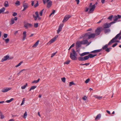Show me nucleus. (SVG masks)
<instances>
[{
	"instance_id": "nucleus-1",
	"label": "nucleus",
	"mask_w": 121,
	"mask_h": 121,
	"mask_svg": "<svg viewBox=\"0 0 121 121\" xmlns=\"http://www.w3.org/2000/svg\"><path fill=\"white\" fill-rule=\"evenodd\" d=\"M72 52H70V58L73 60H77V55L76 52L74 49L72 50Z\"/></svg>"
},
{
	"instance_id": "nucleus-2",
	"label": "nucleus",
	"mask_w": 121,
	"mask_h": 121,
	"mask_svg": "<svg viewBox=\"0 0 121 121\" xmlns=\"http://www.w3.org/2000/svg\"><path fill=\"white\" fill-rule=\"evenodd\" d=\"M50 0H43V4H45L46 2H47V7L48 8H49L51 7L52 5V2Z\"/></svg>"
},
{
	"instance_id": "nucleus-3",
	"label": "nucleus",
	"mask_w": 121,
	"mask_h": 121,
	"mask_svg": "<svg viewBox=\"0 0 121 121\" xmlns=\"http://www.w3.org/2000/svg\"><path fill=\"white\" fill-rule=\"evenodd\" d=\"M115 23V22H112L110 23H106L104 24L103 25L104 28L105 29L109 27H110L111 25Z\"/></svg>"
},
{
	"instance_id": "nucleus-4",
	"label": "nucleus",
	"mask_w": 121,
	"mask_h": 121,
	"mask_svg": "<svg viewBox=\"0 0 121 121\" xmlns=\"http://www.w3.org/2000/svg\"><path fill=\"white\" fill-rule=\"evenodd\" d=\"M35 14L36 15V16L34 15H33V16L35 20L36 21L37 19L38 20H40L41 19V18L39 17L38 12H36L35 13Z\"/></svg>"
},
{
	"instance_id": "nucleus-5",
	"label": "nucleus",
	"mask_w": 121,
	"mask_h": 121,
	"mask_svg": "<svg viewBox=\"0 0 121 121\" xmlns=\"http://www.w3.org/2000/svg\"><path fill=\"white\" fill-rule=\"evenodd\" d=\"M90 9L89 11L88 12L89 13H93L95 8V5H92V6L89 7Z\"/></svg>"
},
{
	"instance_id": "nucleus-6",
	"label": "nucleus",
	"mask_w": 121,
	"mask_h": 121,
	"mask_svg": "<svg viewBox=\"0 0 121 121\" xmlns=\"http://www.w3.org/2000/svg\"><path fill=\"white\" fill-rule=\"evenodd\" d=\"M71 17V15H67L64 17L63 21V22H65Z\"/></svg>"
},
{
	"instance_id": "nucleus-7",
	"label": "nucleus",
	"mask_w": 121,
	"mask_h": 121,
	"mask_svg": "<svg viewBox=\"0 0 121 121\" xmlns=\"http://www.w3.org/2000/svg\"><path fill=\"white\" fill-rule=\"evenodd\" d=\"M10 59L9 55V54H8L4 57L3 58L1 59V61L3 62L7 60H9Z\"/></svg>"
},
{
	"instance_id": "nucleus-8",
	"label": "nucleus",
	"mask_w": 121,
	"mask_h": 121,
	"mask_svg": "<svg viewBox=\"0 0 121 121\" xmlns=\"http://www.w3.org/2000/svg\"><path fill=\"white\" fill-rule=\"evenodd\" d=\"M101 31V28H98L95 31V34L96 36L98 35L100 33Z\"/></svg>"
},
{
	"instance_id": "nucleus-9",
	"label": "nucleus",
	"mask_w": 121,
	"mask_h": 121,
	"mask_svg": "<svg viewBox=\"0 0 121 121\" xmlns=\"http://www.w3.org/2000/svg\"><path fill=\"white\" fill-rule=\"evenodd\" d=\"M12 89L11 88H5L1 90V91L5 93L8 92Z\"/></svg>"
},
{
	"instance_id": "nucleus-10",
	"label": "nucleus",
	"mask_w": 121,
	"mask_h": 121,
	"mask_svg": "<svg viewBox=\"0 0 121 121\" xmlns=\"http://www.w3.org/2000/svg\"><path fill=\"white\" fill-rule=\"evenodd\" d=\"M88 57L87 56H85L84 57H80L78 58V59L80 61H85L88 60Z\"/></svg>"
},
{
	"instance_id": "nucleus-11",
	"label": "nucleus",
	"mask_w": 121,
	"mask_h": 121,
	"mask_svg": "<svg viewBox=\"0 0 121 121\" xmlns=\"http://www.w3.org/2000/svg\"><path fill=\"white\" fill-rule=\"evenodd\" d=\"M121 18V16L119 15H118L117 16H115L113 17L114 22H115L118 19H120Z\"/></svg>"
},
{
	"instance_id": "nucleus-12",
	"label": "nucleus",
	"mask_w": 121,
	"mask_h": 121,
	"mask_svg": "<svg viewBox=\"0 0 121 121\" xmlns=\"http://www.w3.org/2000/svg\"><path fill=\"white\" fill-rule=\"evenodd\" d=\"M90 34V32H88L85 34L84 35H82V37L80 38H87L89 37Z\"/></svg>"
},
{
	"instance_id": "nucleus-13",
	"label": "nucleus",
	"mask_w": 121,
	"mask_h": 121,
	"mask_svg": "<svg viewBox=\"0 0 121 121\" xmlns=\"http://www.w3.org/2000/svg\"><path fill=\"white\" fill-rule=\"evenodd\" d=\"M23 6L24 9L22 10V11H24L25 10L29 7L28 4L26 3L23 4Z\"/></svg>"
},
{
	"instance_id": "nucleus-14",
	"label": "nucleus",
	"mask_w": 121,
	"mask_h": 121,
	"mask_svg": "<svg viewBox=\"0 0 121 121\" xmlns=\"http://www.w3.org/2000/svg\"><path fill=\"white\" fill-rule=\"evenodd\" d=\"M56 40V38H52L47 43L48 45H49L54 42Z\"/></svg>"
},
{
	"instance_id": "nucleus-15",
	"label": "nucleus",
	"mask_w": 121,
	"mask_h": 121,
	"mask_svg": "<svg viewBox=\"0 0 121 121\" xmlns=\"http://www.w3.org/2000/svg\"><path fill=\"white\" fill-rule=\"evenodd\" d=\"M81 43L82 44H87V45H89L90 43H88V42L87 40H83L81 41Z\"/></svg>"
},
{
	"instance_id": "nucleus-16",
	"label": "nucleus",
	"mask_w": 121,
	"mask_h": 121,
	"mask_svg": "<svg viewBox=\"0 0 121 121\" xmlns=\"http://www.w3.org/2000/svg\"><path fill=\"white\" fill-rule=\"evenodd\" d=\"M102 50V49L95 50L91 51V53L94 54H96L101 51Z\"/></svg>"
},
{
	"instance_id": "nucleus-17",
	"label": "nucleus",
	"mask_w": 121,
	"mask_h": 121,
	"mask_svg": "<svg viewBox=\"0 0 121 121\" xmlns=\"http://www.w3.org/2000/svg\"><path fill=\"white\" fill-rule=\"evenodd\" d=\"M97 55L96 54H89L88 56H86L87 57L88 59L89 58H91L94 57L95 56Z\"/></svg>"
},
{
	"instance_id": "nucleus-18",
	"label": "nucleus",
	"mask_w": 121,
	"mask_h": 121,
	"mask_svg": "<svg viewBox=\"0 0 121 121\" xmlns=\"http://www.w3.org/2000/svg\"><path fill=\"white\" fill-rule=\"evenodd\" d=\"M32 25L31 24L27 23L25 24L24 26L26 28H28L29 27H32Z\"/></svg>"
},
{
	"instance_id": "nucleus-19",
	"label": "nucleus",
	"mask_w": 121,
	"mask_h": 121,
	"mask_svg": "<svg viewBox=\"0 0 121 121\" xmlns=\"http://www.w3.org/2000/svg\"><path fill=\"white\" fill-rule=\"evenodd\" d=\"M82 44L81 43V41L80 42H78L76 43V47L77 49H78L81 46V44Z\"/></svg>"
},
{
	"instance_id": "nucleus-20",
	"label": "nucleus",
	"mask_w": 121,
	"mask_h": 121,
	"mask_svg": "<svg viewBox=\"0 0 121 121\" xmlns=\"http://www.w3.org/2000/svg\"><path fill=\"white\" fill-rule=\"evenodd\" d=\"M96 36L95 33H91L90 32V34L89 37L88 38H94Z\"/></svg>"
},
{
	"instance_id": "nucleus-21",
	"label": "nucleus",
	"mask_w": 121,
	"mask_h": 121,
	"mask_svg": "<svg viewBox=\"0 0 121 121\" xmlns=\"http://www.w3.org/2000/svg\"><path fill=\"white\" fill-rule=\"evenodd\" d=\"M117 38H113L108 43V45H110L112 43L114 42V40L115 39H117Z\"/></svg>"
},
{
	"instance_id": "nucleus-22",
	"label": "nucleus",
	"mask_w": 121,
	"mask_h": 121,
	"mask_svg": "<svg viewBox=\"0 0 121 121\" xmlns=\"http://www.w3.org/2000/svg\"><path fill=\"white\" fill-rule=\"evenodd\" d=\"M39 42V40H38L32 46L33 48H35L38 45Z\"/></svg>"
},
{
	"instance_id": "nucleus-23",
	"label": "nucleus",
	"mask_w": 121,
	"mask_h": 121,
	"mask_svg": "<svg viewBox=\"0 0 121 121\" xmlns=\"http://www.w3.org/2000/svg\"><path fill=\"white\" fill-rule=\"evenodd\" d=\"M63 27V26H61V25H60L58 29L57 32L58 33H59V32L61 31L62 29V27Z\"/></svg>"
},
{
	"instance_id": "nucleus-24",
	"label": "nucleus",
	"mask_w": 121,
	"mask_h": 121,
	"mask_svg": "<svg viewBox=\"0 0 121 121\" xmlns=\"http://www.w3.org/2000/svg\"><path fill=\"white\" fill-rule=\"evenodd\" d=\"M94 97L98 99H100L102 98V96H98L97 95H95L94 96Z\"/></svg>"
},
{
	"instance_id": "nucleus-25",
	"label": "nucleus",
	"mask_w": 121,
	"mask_h": 121,
	"mask_svg": "<svg viewBox=\"0 0 121 121\" xmlns=\"http://www.w3.org/2000/svg\"><path fill=\"white\" fill-rule=\"evenodd\" d=\"M101 116V115L100 114H99L95 118V120H96L97 119H99L100 118Z\"/></svg>"
},
{
	"instance_id": "nucleus-26",
	"label": "nucleus",
	"mask_w": 121,
	"mask_h": 121,
	"mask_svg": "<svg viewBox=\"0 0 121 121\" xmlns=\"http://www.w3.org/2000/svg\"><path fill=\"white\" fill-rule=\"evenodd\" d=\"M4 6L5 7H7L9 6L8 2V1H5L4 3Z\"/></svg>"
},
{
	"instance_id": "nucleus-27",
	"label": "nucleus",
	"mask_w": 121,
	"mask_h": 121,
	"mask_svg": "<svg viewBox=\"0 0 121 121\" xmlns=\"http://www.w3.org/2000/svg\"><path fill=\"white\" fill-rule=\"evenodd\" d=\"M40 80V78H38V80H35L34 81H33L32 83H37Z\"/></svg>"
},
{
	"instance_id": "nucleus-28",
	"label": "nucleus",
	"mask_w": 121,
	"mask_h": 121,
	"mask_svg": "<svg viewBox=\"0 0 121 121\" xmlns=\"http://www.w3.org/2000/svg\"><path fill=\"white\" fill-rule=\"evenodd\" d=\"M27 116V112H25L24 114L23 115V117L24 118H26Z\"/></svg>"
},
{
	"instance_id": "nucleus-29",
	"label": "nucleus",
	"mask_w": 121,
	"mask_h": 121,
	"mask_svg": "<svg viewBox=\"0 0 121 121\" xmlns=\"http://www.w3.org/2000/svg\"><path fill=\"white\" fill-rule=\"evenodd\" d=\"M108 44L105 45L103 47H102V49L103 50H106V49L108 48Z\"/></svg>"
},
{
	"instance_id": "nucleus-30",
	"label": "nucleus",
	"mask_w": 121,
	"mask_h": 121,
	"mask_svg": "<svg viewBox=\"0 0 121 121\" xmlns=\"http://www.w3.org/2000/svg\"><path fill=\"white\" fill-rule=\"evenodd\" d=\"M14 99L13 98H12L8 100H7L6 101V102L7 103H9L13 100Z\"/></svg>"
},
{
	"instance_id": "nucleus-31",
	"label": "nucleus",
	"mask_w": 121,
	"mask_h": 121,
	"mask_svg": "<svg viewBox=\"0 0 121 121\" xmlns=\"http://www.w3.org/2000/svg\"><path fill=\"white\" fill-rule=\"evenodd\" d=\"M5 9L4 8H3L1 9H0V13H2L5 10Z\"/></svg>"
},
{
	"instance_id": "nucleus-32",
	"label": "nucleus",
	"mask_w": 121,
	"mask_h": 121,
	"mask_svg": "<svg viewBox=\"0 0 121 121\" xmlns=\"http://www.w3.org/2000/svg\"><path fill=\"white\" fill-rule=\"evenodd\" d=\"M25 69H23L21 71H20L18 73H17V75H19L21 73H22L23 72H24V71L25 70Z\"/></svg>"
},
{
	"instance_id": "nucleus-33",
	"label": "nucleus",
	"mask_w": 121,
	"mask_h": 121,
	"mask_svg": "<svg viewBox=\"0 0 121 121\" xmlns=\"http://www.w3.org/2000/svg\"><path fill=\"white\" fill-rule=\"evenodd\" d=\"M110 29L109 28L104 29V31L105 33H107L110 31Z\"/></svg>"
},
{
	"instance_id": "nucleus-34",
	"label": "nucleus",
	"mask_w": 121,
	"mask_h": 121,
	"mask_svg": "<svg viewBox=\"0 0 121 121\" xmlns=\"http://www.w3.org/2000/svg\"><path fill=\"white\" fill-rule=\"evenodd\" d=\"M27 85V83H26V84L25 85H24V86H21V88L22 89H24L26 88V86Z\"/></svg>"
},
{
	"instance_id": "nucleus-35",
	"label": "nucleus",
	"mask_w": 121,
	"mask_h": 121,
	"mask_svg": "<svg viewBox=\"0 0 121 121\" xmlns=\"http://www.w3.org/2000/svg\"><path fill=\"white\" fill-rule=\"evenodd\" d=\"M37 86H32L30 88V91L31 90L34 89Z\"/></svg>"
},
{
	"instance_id": "nucleus-36",
	"label": "nucleus",
	"mask_w": 121,
	"mask_h": 121,
	"mask_svg": "<svg viewBox=\"0 0 121 121\" xmlns=\"http://www.w3.org/2000/svg\"><path fill=\"white\" fill-rule=\"evenodd\" d=\"M121 35V30L120 33L117 34L114 38H118Z\"/></svg>"
},
{
	"instance_id": "nucleus-37",
	"label": "nucleus",
	"mask_w": 121,
	"mask_h": 121,
	"mask_svg": "<svg viewBox=\"0 0 121 121\" xmlns=\"http://www.w3.org/2000/svg\"><path fill=\"white\" fill-rule=\"evenodd\" d=\"M0 114L1 119H3L4 118V115H2V113L1 112H0Z\"/></svg>"
},
{
	"instance_id": "nucleus-38",
	"label": "nucleus",
	"mask_w": 121,
	"mask_h": 121,
	"mask_svg": "<svg viewBox=\"0 0 121 121\" xmlns=\"http://www.w3.org/2000/svg\"><path fill=\"white\" fill-rule=\"evenodd\" d=\"M75 84L73 82H69V85L70 86H71L72 85H74Z\"/></svg>"
},
{
	"instance_id": "nucleus-39",
	"label": "nucleus",
	"mask_w": 121,
	"mask_h": 121,
	"mask_svg": "<svg viewBox=\"0 0 121 121\" xmlns=\"http://www.w3.org/2000/svg\"><path fill=\"white\" fill-rule=\"evenodd\" d=\"M11 23H10V25L13 24L14 23V20L13 18L11 19Z\"/></svg>"
},
{
	"instance_id": "nucleus-40",
	"label": "nucleus",
	"mask_w": 121,
	"mask_h": 121,
	"mask_svg": "<svg viewBox=\"0 0 121 121\" xmlns=\"http://www.w3.org/2000/svg\"><path fill=\"white\" fill-rule=\"evenodd\" d=\"M26 31H24L23 32V38H25L26 37Z\"/></svg>"
},
{
	"instance_id": "nucleus-41",
	"label": "nucleus",
	"mask_w": 121,
	"mask_h": 121,
	"mask_svg": "<svg viewBox=\"0 0 121 121\" xmlns=\"http://www.w3.org/2000/svg\"><path fill=\"white\" fill-rule=\"evenodd\" d=\"M3 39L5 40L6 43H8L9 41V38H7V39H4V38H3Z\"/></svg>"
},
{
	"instance_id": "nucleus-42",
	"label": "nucleus",
	"mask_w": 121,
	"mask_h": 121,
	"mask_svg": "<svg viewBox=\"0 0 121 121\" xmlns=\"http://www.w3.org/2000/svg\"><path fill=\"white\" fill-rule=\"evenodd\" d=\"M23 63V62L22 61H21L20 63H19L18 65H16V67H17L20 66L21 64Z\"/></svg>"
},
{
	"instance_id": "nucleus-43",
	"label": "nucleus",
	"mask_w": 121,
	"mask_h": 121,
	"mask_svg": "<svg viewBox=\"0 0 121 121\" xmlns=\"http://www.w3.org/2000/svg\"><path fill=\"white\" fill-rule=\"evenodd\" d=\"M61 80L63 82H65V81L66 78L65 77L62 78H61Z\"/></svg>"
},
{
	"instance_id": "nucleus-44",
	"label": "nucleus",
	"mask_w": 121,
	"mask_h": 121,
	"mask_svg": "<svg viewBox=\"0 0 121 121\" xmlns=\"http://www.w3.org/2000/svg\"><path fill=\"white\" fill-rule=\"evenodd\" d=\"M15 4H17L18 5H19L20 4V2L18 0H17L16 1Z\"/></svg>"
},
{
	"instance_id": "nucleus-45",
	"label": "nucleus",
	"mask_w": 121,
	"mask_h": 121,
	"mask_svg": "<svg viewBox=\"0 0 121 121\" xmlns=\"http://www.w3.org/2000/svg\"><path fill=\"white\" fill-rule=\"evenodd\" d=\"M113 17V15H111L109 16L108 18V19L110 20H111L112 19V18Z\"/></svg>"
},
{
	"instance_id": "nucleus-46",
	"label": "nucleus",
	"mask_w": 121,
	"mask_h": 121,
	"mask_svg": "<svg viewBox=\"0 0 121 121\" xmlns=\"http://www.w3.org/2000/svg\"><path fill=\"white\" fill-rule=\"evenodd\" d=\"M70 62V60H68V61H66L64 63V64H65L67 65H68L69 64V63Z\"/></svg>"
},
{
	"instance_id": "nucleus-47",
	"label": "nucleus",
	"mask_w": 121,
	"mask_h": 121,
	"mask_svg": "<svg viewBox=\"0 0 121 121\" xmlns=\"http://www.w3.org/2000/svg\"><path fill=\"white\" fill-rule=\"evenodd\" d=\"M111 49V48H107L106 49L105 51L106 52H109L110 51V50H109L110 49Z\"/></svg>"
},
{
	"instance_id": "nucleus-48",
	"label": "nucleus",
	"mask_w": 121,
	"mask_h": 121,
	"mask_svg": "<svg viewBox=\"0 0 121 121\" xmlns=\"http://www.w3.org/2000/svg\"><path fill=\"white\" fill-rule=\"evenodd\" d=\"M38 23H36L34 24V27L35 28H37L38 27Z\"/></svg>"
},
{
	"instance_id": "nucleus-49",
	"label": "nucleus",
	"mask_w": 121,
	"mask_h": 121,
	"mask_svg": "<svg viewBox=\"0 0 121 121\" xmlns=\"http://www.w3.org/2000/svg\"><path fill=\"white\" fill-rule=\"evenodd\" d=\"M90 80V79L89 78L87 79L85 81V83H88Z\"/></svg>"
},
{
	"instance_id": "nucleus-50",
	"label": "nucleus",
	"mask_w": 121,
	"mask_h": 121,
	"mask_svg": "<svg viewBox=\"0 0 121 121\" xmlns=\"http://www.w3.org/2000/svg\"><path fill=\"white\" fill-rule=\"evenodd\" d=\"M55 10H53L52 12L50 15V16H51L52 14H54L55 12Z\"/></svg>"
},
{
	"instance_id": "nucleus-51",
	"label": "nucleus",
	"mask_w": 121,
	"mask_h": 121,
	"mask_svg": "<svg viewBox=\"0 0 121 121\" xmlns=\"http://www.w3.org/2000/svg\"><path fill=\"white\" fill-rule=\"evenodd\" d=\"M43 10H42V11H40L39 12V15L40 16H42V15L43 13Z\"/></svg>"
},
{
	"instance_id": "nucleus-52",
	"label": "nucleus",
	"mask_w": 121,
	"mask_h": 121,
	"mask_svg": "<svg viewBox=\"0 0 121 121\" xmlns=\"http://www.w3.org/2000/svg\"><path fill=\"white\" fill-rule=\"evenodd\" d=\"M8 35L6 34H4V38H6L8 36Z\"/></svg>"
},
{
	"instance_id": "nucleus-53",
	"label": "nucleus",
	"mask_w": 121,
	"mask_h": 121,
	"mask_svg": "<svg viewBox=\"0 0 121 121\" xmlns=\"http://www.w3.org/2000/svg\"><path fill=\"white\" fill-rule=\"evenodd\" d=\"M38 5H39V4H38V1H37V2L35 5L34 7H37L38 6Z\"/></svg>"
},
{
	"instance_id": "nucleus-54",
	"label": "nucleus",
	"mask_w": 121,
	"mask_h": 121,
	"mask_svg": "<svg viewBox=\"0 0 121 121\" xmlns=\"http://www.w3.org/2000/svg\"><path fill=\"white\" fill-rule=\"evenodd\" d=\"M87 99V97L86 96H84L83 98H82V99H83L84 100H86V99Z\"/></svg>"
},
{
	"instance_id": "nucleus-55",
	"label": "nucleus",
	"mask_w": 121,
	"mask_h": 121,
	"mask_svg": "<svg viewBox=\"0 0 121 121\" xmlns=\"http://www.w3.org/2000/svg\"><path fill=\"white\" fill-rule=\"evenodd\" d=\"M117 43H115L114 44L112 45V47H113L114 48L117 45Z\"/></svg>"
},
{
	"instance_id": "nucleus-56",
	"label": "nucleus",
	"mask_w": 121,
	"mask_h": 121,
	"mask_svg": "<svg viewBox=\"0 0 121 121\" xmlns=\"http://www.w3.org/2000/svg\"><path fill=\"white\" fill-rule=\"evenodd\" d=\"M56 53L55 52L54 53H53L52 54L51 56V57H53L56 54Z\"/></svg>"
},
{
	"instance_id": "nucleus-57",
	"label": "nucleus",
	"mask_w": 121,
	"mask_h": 121,
	"mask_svg": "<svg viewBox=\"0 0 121 121\" xmlns=\"http://www.w3.org/2000/svg\"><path fill=\"white\" fill-rule=\"evenodd\" d=\"M117 39H115V40H114V42H120V41L119 40H117Z\"/></svg>"
},
{
	"instance_id": "nucleus-58",
	"label": "nucleus",
	"mask_w": 121,
	"mask_h": 121,
	"mask_svg": "<svg viewBox=\"0 0 121 121\" xmlns=\"http://www.w3.org/2000/svg\"><path fill=\"white\" fill-rule=\"evenodd\" d=\"M80 55L81 56H82L85 55L84 53H83L81 54H80Z\"/></svg>"
},
{
	"instance_id": "nucleus-59",
	"label": "nucleus",
	"mask_w": 121,
	"mask_h": 121,
	"mask_svg": "<svg viewBox=\"0 0 121 121\" xmlns=\"http://www.w3.org/2000/svg\"><path fill=\"white\" fill-rule=\"evenodd\" d=\"M84 54L85 55H88L90 53L89 52H84Z\"/></svg>"
},
{
	"instance_id": "nucleus-60",
	"label": "nucleus",
	"mask_w": 121,
	"mask_h": 121,
	"mask_svg": "<svg viewBox=\"0 0 121 121\" xmlns=\"http://www.w3.org/2000/svg\"><path fill=\"white\" fill-rule=\"evenodd\" d=\"M17 15V13H14L13 14V16H16Z\"/></svg>"
},
{
	"instance_id": "nucleus-61",
	"label": "nucleus",
	"mask_w": 121,
	"mask_h": 121,
	"mask_svg": "<svg viewBox=\"0 0 121 121\" xmlns=\"http://www.w3.org/2000/svg\"><path fill=\"white\" fill-rule=\"evenodd\" d=\"M75 1L77 2V4H78L80 2L79 0H75Z\"/></svg>"
},
{
	"instance_id": "nucleus-62",
	"label": "nucleus",
	"mask_w": 121,
	"mask_h": 121,
	"mask_svg": "<svg viewBox=\"0 0 121 121\" xmlns=\"http://www.w3.org/2000/svg\"><path fill=\"white\" fill-rule=\"evenodd\" d=\"M75 45V44L74 43H73L71 45L70 47L71 48L73 47Z\"/></svg>"
},
{
	"instance_id": "nucleus-63",
	"label": "nucleus",
	"mask_w": 121,
	"mask_h": 121,
	"mask_svg": "<svg viewBox=\"0 0 121 121\" xmlns=\"http://www.w3.org/2000/svg\"><path fill=\"white\" fill-rule=\"evenodd\" d=\"M86 9L85 10V11L86 12H87L88 11L89 9V8H86Z\"/></svg>"
},
{
	"instance_id": "nucleus-64",
	"label": "nucleus",
	"mask_w": 121,
	"mask_h": 121,
	"mask_svg": "<svg viewBox=\"0 0 121 121\" xmlns=\"http://www.w3.org/2000/svg\"><path fill=\"white\" fill-rule=\"evenodd\" d=\"M105 0H101V2L102 4H104V3Z\"/></svg>"
}]
</instances>
